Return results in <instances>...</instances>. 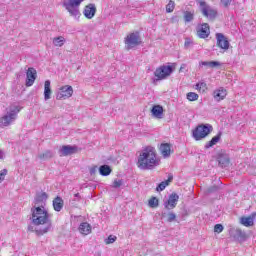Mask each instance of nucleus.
I'll use <instances>...</instances> for the list:
<instances>
[{
  "label": "nucleus",
  "mask_w": 256,
  "mask_h": 256,
  "mask_svg": "<svg viewBox=\"0 0 256 256\" xmlns=\"http://www.w3.org/2000/svg\"><path fill=\"white\" fill-rule=\"evenodd\" d=\"M32 216L30 217L32 225L36 227H40V229H36V235H45V233H49L51 231V227H53V223L49 218V213L41 208V206H34L31 208ZM43 226V227H41Z\"/></svg>",
  "instance_id": "f257e3e1"
},
{
  "label": "nucleus",
  "mask_w": 256,
  "mask_h": 256,
  "mask_svg": "<svg viewBox=\"0 0 256 256\" xmlns=\"http://www.w3.org/2000/svg\"><path fill=\"white\" fill-rule=\"evenodd\" d=\"M159 166V159H157V151L147 146L142 150L138 156L137 167L142 171H149Z\"/></svg>",
  "instance_id": "f03ea898"
},
{
  "label": "nucleus",
  "mask_w": 256,
  "mask_h": 256,
  "mask_svg": "<svg viewBox=\"0 0 256 256\" xmlns=\"http://www.w3.org/2000/svg\"><path fill=\"white\" fill-rule=\"evenodd\" d=\"M21 111V107L17 105H11L6 109V114L0 118V127H9L12 123L17 121V115Z\"/></svg>",
  "instance_id": "7ed1b4c3"
},
{
  "label": "nucleus",
  "mask_w": 256,
  "mask_h": 256,
  "mask_svg": "<svg viewBox=\"0 0 256 256\" xmlns=\"http://www.w3.org/2000/svg\"><path fill=\"white\" fill-rule=\"evenodd\" d=\"M125 49L127 51H131V49H135V47H139L143 41L141 40V33L139 31L132 32L128 34L125 39Z\"/></svg>",
  "instance_id": "20e7f679"
},
{
  "label": "nucleus",
  "mask_w": 256,
  "mask_h": 256,
  "mask_svg": "<svg viewBox=\"0 0 256 256\" xmlns=\"http://www.w3.org/2000/svg\"><path fill=\"white\" fill-rule=\"evenodd\" d=\"M213 131V126L211 124H200L192 132V137L195 141H201L205 139Z\"/></svg>",
  "instance_id": "39448f33"
},
{
  "label": "nucleus",
  "mask_w": 256,
  "mask_h": 256,
  "mask_svg": "<svg viewBox=\"0 0 256 256\" xmlns=\"http://www.w3.org/2000/svg\"><path fill=\"white\" fill-rule=\"evenodd\" d=\"M83 1L84 0H69L68 2H64L63 5L71 17H74V19H79V17H81L79 5H81Z\"/></svg>",
  "instance_id": "423d86ee"
},
{
  "label": "nucleus",
  "mask_w": 256,
  "mask_h": 256,
  "mask_svg": "<svg viewBox=\"0 0 256 256\" xmlns=\"http://www.w3.org/2000/svg\"><path fill=\"white\" fill-rule=\"evenodd\" d=\"M173 71H175V68H173V66L162 65L156 68L154 72V76L156 77V79H154V83L155 81H163V79L169 77L171 73H173Z\"/></svg>",
  "instance_id": "0eeeda50"
},
{
  "label": "nucleus",
  "mask_w": 256,
  "mask_h": 256,
  "mask_svg": "<svg viewBox=\"0 0 256 256\" xmlns=\"http://www.w3.org/2000/svg\"><path fill=\"white\" fill-rule=\"evenodd\" d=\"M197 3L199 4L200 11L204 15V17H207V19L213 20L215 17H217L216 10L212 9L207 2L204 0H198Z\"/></svg>",
  "instance_id": "6e6552de"
},
{
  "label": "nucleus",
  "mask_w": 256,
  "mask_h": 256,
  "mask_svg": "<svg viewBox=\"0 0 256 256\" xmlns=\"http://www.w3.org/2000/svg\"><path fill=\"white\" fill-rule=\"evenodd\" d=\"M69 97H73V87L69 85L60 87L56 94V99L61 101V99H69Z\"/></svg>",
  "instance_id": "1a4fd4ad"
},
{
  "label": "nucleus",
  "mask_w": 256,
  "mask_h": 256,
  "mask_svg": "<svg viewBox=\"0 0 256 256\" xmlns=\"http://www.w3.org/2000/svg\"><path fill=\"white\" fill-rule=\"evenodd\" d=\"M177 203H179V196L177 193H172L169 195L168 199L164 201V209L171 211L177 207Z\"/></svg>",
  "instance_id": "9d476101"
},
{
  "label": "nucleus",
  "mask_w": 256,
  "mask_h": 256,
  "mask_svg": "<svg viewBox=\"0 0 256 256\" xmlns=\"http://www.w3.org/2000/svg\"><path fill=\"white\" fill-rule=\"evenodd\" d=\"M196 33L199 39H207V37L211 35V28L209 27V24L202 23L196 27Z\"/></svg>",
  "instance_id": "9b49d317"
},
{
  "label": "nucleus",
  "mask_w": 256,
  "mask_h": 256,
  "mask_svg": "<svg viewBox=\"0 0 256 256\" xmlns=\"http://www.w3.org/2000/svg\"><path fill=\"white\" fill-rule=\"evenodd\" d=\"M217 162L219 167H221L222 169H225L230 165L231 158L229 157V154L221 151L220 153L217 154Z\"/></svg>",
  "instance_id": "f8f14e48"
},
{
  "label": "nucleus",
  "mask_w": 256,
  "mask_h": 256,
  "mask_svg": "<svg viewBox=\"0 0 256 256\" xmlns=\"http://www.w3.org/2000/svg\"><path fill=\"white\" fill-rule=\"evenodd\" d=\"M216 41H217V47L220 49H224V51H227L229 49V40L223 33H216Z\"/></svg>",
  "instance_id": "ddd939ff"
},
{
  "label": "nucleus",
  "mask_w": 256,
  "mask_h": 256,
  "mask_svg": "<svg viewBox=\"0 0 256 256\" xmlns=\"http://www.w3.org/2000/svg\"><path fill=\"white\" fill-rule=\"evenodd\" d=\"M35 79H37V70L33 67L28 68L26 72V87H32Z\"/></svg>",
  "instance_id": "4468645a"
},
{
  "label": "nucleus",
  "mask_w": 256,
  "mask_h": 256,
  "mask_svg": "<svg viewBox=\"0 0 256 256\" xmlns=\"http://www.w3.org/2000/svg\"><path fill=\"white\" fill-rule=\"evenodd\" d=\"M97 13V7L95 4H88L85 6L83 15L86 17V19H93L95 17V14Z\"/></svg>",
  "instance_id": "2eb2a0df"
},
{
  "label": "nucleus",
  "mask_w": 256,
  "mask_h": 256,
  "mask_svg": "<svg viewBox=\"0 0 256 256\" xmlns=\"http://www.w3.org/2000/svg\"><path fill=\"white\" fill-rule=\"evenodd\" d=\"M231 237L235 239V241H239L240 243H243V241L247 240V233L241 229H236L231 231Z\"/></svg>",
  "instance_id": "dca6fc26"
},
{
  "label": "nucleus",
  "mask_w": 256,
  "mask_h": 256,
  "mask_svg": "<svg viewBox=\"0 0 256 256\" xmlns=\"http://www.w3.org/2000/svg\"><path fill=\"white\" fill-rule=\"evenodd\" d=\"M61 155L67 157L69 155H75L77 153V146L65 145L60 149Z\"/></svg>",
  "instance_id": "f3484780"
},
{
  "label": "nucleus",
  "mask_w": 256,
  "mask_h": 256,
  "mask_svg": "<svg viewBox=\"0 0 256 256\" xmlns=\"http://www.w3.org/2000/svg\"><path fill=\"white\" fill-rule=\"evenodd\" d=\"M47 199H49V195L46 192L38 193L34 199L35 205L43 209V205H45Z\"/></svg>",
  "instance_id": "a211bd4d"
},
{
  "label": "nucleus",
  "mask_w": 256,
  "mask_h": 256,
  "mask_svg": "<svg viewBox=\"0 0 256 256\" xmlns=\"http://www.w3.org/2000/svg\"><path fill=\"white\" fill-rule=\"evenodd\" d=\"M255 215L256 213H252L251 216L242 217L240 219V223L244 225V227H253L254 221H255Z\"/></svg>",
  "instance_id": "6ab92c4d"
},
{
  "label": "nucleus",
  "mask_w": 256,
  "mask_h": 256,
  "mask_svg": "<svg viewBox=\"0 0 256 256\" xmlns=\"http://www.w3.org/2000/svg\"><path fill=\"white\" fill-rule=\"evenodd\" d=\"M152 117L155 119H163V106L154 105L151 109Z\"/></svg>",
  "instance_id": "aec40b11"
},
{
  "label": "nucleus",
  "mask_w": 256,
  "mask_h": 256,
  "mask_svg": "<svg viewBox=\"0 0 256 256\" xmlns=\"http://www.w3.org/2000/svg\"><path fill=\"white\" fill-rule=\"evenodd\" d=\"M53 157H55V152L51 150H45L37 155V158L40 159V161H49V159H53Z\"/></svg>",
  "instance_id": "412c9836"
},
{
  "label": "nucleus",
  "mask_w": 256,
  "mask_h": 256,
  "mask_svg": "<svg viewBox=\"0 0 256 256\" xmlns=\"http://www.w3.org/2000/svg\"><path fill=\"white\" fill-rule=\"evenodd\" d=\"M161 215L162 218L166 219L168 223H173V221H176L177 219V214H175L173 211L164 210L162 211Z\"/></svg>",
  "instance_id": "4be33fe9"
},
{
  "label": "nucleus",
  "mask_w": 256,
  "mask_h": 256,
  "mask_svg": "<svg viewBox=\"0 0 256 256\" xmlns=\"http://www.w3.org/2000/svg\"><path fill=\"white\" fill-rule=\"evenodd\" d=\"M213 97H214L215 101H223V99H225V97H227V90H225L223 88L215 90L213 92Z\"/></svg>",
  "instance_id": "5701e85b"
},
{
  "label": "nucleus",
  "mask_w": 256,
  "mask_h": 256,
  "mask_svg": "<svg viewBox=\"0 0 256 256\" xmlns=\"http://www.w3.org/2000/svg\"><path fill=\"white\" fill-rule=\"evenodd\" d=\"M221 135H223V132H218L216 136H214L210 141H208L205 144V149H211L214 145H217L219 141H221Z\"/></svg>",
  "instance_id": "b1692460"
},
{
  "label": "nucleus",
  "mask_w": 256,
  "mask_h": 256,
  "mask_svg": "<svg viewBox=\"0 0 256 256\" xmlns=\"http://www.w3.org/2000/svg\"><path fill=\"white\" fill-rule=\"evenodd\" d=\"M201 67H210V69H214V67H221V62L219 61H200L199 68Z\"/></svg>",
  "instance_id": "393cba45"
},
{
  "label": "nucleus",
  "mask_w": 256,
  "mask_h": 256,
  "mask_svg": "<svg viewBox=\"0 0 256 256\" xmlns=\"http://www.w3.org/2000/svg\"><path fill=\"white\" fill-rule=\"evenodd\" d=\"M51 81L46 80L44 83V100L49 101L51 99Z\"/></svg>",
  "instance_id": "a878e982"
},
{
  "label": "nucleus",
  "mask_w": 256,
  "mask_h": 256,
  "mask_svg": "<svg viewBox=\"0 0 256 256\" xmlns=\"http://www.w3.org/2000/svg\"><path fill=\"white\" fill-rule=\"evenodd\" d=\"M160 153L163 157L171 156V145L169 143H164L160 145Z\"/></svg>",
  "instance_id": "bb28decb"
},
{
  "label": "nucleus",
  "mask_w": 256,
  "mask_h": 256,
  "mask_svg": "<svg viewBox=\"0 0 256 256\" xmlns=\"http://www.w3.org/2000/svg\"><path fill=\"white\" fill-rule=\"evenodd\" d=\"M113 170L111 169V166L104 164L102 166L99 167V173L100 175H102V177H109V175H111V172Z\"/></svg>",
  "instance_id": "cd10ccee"
},
{
  "label": "nucleus",
  "mask_w": 256,
  "mask_h": 256,
  "mask_svg": "<svg viewBox=\"0 0 256 256\" xmlns=\"http://www.w3.org/2000/svg\"><path fill=\"white\" fill-rule=\"evenodd\" d=\"M63 205H64L63 198L59 196L54 198L53 200L54 211H57V212L61 211V209H63Z\"/></svg>",
  "instance_id": "c85d7f7f"
},
{
  "label": "nucleus",
  "mask_w": 256,
  "mask_h": 256,
  "mask_svg": "<svg viewBox=\"0 0 256 256\" xmlns=\"http://www.w3.org/2000/svg\"><path fill=\"white\" fill-rule=\"evenodd\" d=\"M79 232L82 235H89V233H91V224L87 222L81 223L79 226Z\"/></svg>",
  "instance_id": "c756f323"
},
{
  "label": "nucleus",
  "mask_w": 256,
  "mask_h": 256,
  "mask_svg": "<svg viewBox=\"0 0 256 256\" xmlns=\"http://www.w3.org/2000/svg\"><path fill=\"white\" fill-rule=\"evenodd\" d=\"M171 181H173V175H172V174H170V175L168 176V179H167V180L161 182V183L157 186L156 191H165V188L171 183Z\"/></svg>",
  "instance_id": "7c9ffc66"
},
{
  "label": "nucleus",
  "mask_w": 256,
  "mask_h": 256,
  "mask_svg": "<svg viewBox=\"0 0 256 256\" xmlns=\"http://www.w3.org/2000/svg\"><path fill=\"white\" fill-rule=\"evenodd\" d=\"M195 19V12L184 11V21L185 23H191Z\"/></svg>",
  "instance_id": "2f4dec72"
},
{
  "label": "nucleus",
  "mask_w": 256,
  "mask_h": 256,
  "mask_svg": "<svg viewBox=\"0 0 256 256\" xmlns=\"http://www.w3.org/2000/svg\"><path fill=\"white\" fill-rule=\"evenodd\" d=\"M53 45H55V47H63V45H65V38L63 36L54 38Z\"/></svg>",
  "instance_id": "473e14b6"
},
{
  "label": "nucleus",
  "mask_w": 256,
  "mask_h": 256,
  "mask_svg": "<svg viewBox=\"0 0 256 256\" xmlns=\"http://www.w3.org/2000/svg\"><path fill=\"white\" fill-rule=\"evenodd\" d=\"M148 205H149V207H151V209H156V207H159V199H157V197L153 196L148 201Z\"/></svg>",
  "instance_id": "72a5a7b5"
},
{
  "label": "nucleus",
  "mask_w": 256,
  "mask_h": 256,
  "mask_svg": "<svg viewBox=\"0 0 256 256\" xmlns=\"http://www.w3.org/2000/svg\"><path fill=\"white\" fill-rule=\"evenodd\" d=\"M186 99H188V101H198L199 100V94H197L195 92H188L186 94Z\"/></svg>",
  "instance_id": "f704fd0d"
},
{
  "label": "nucleus",
  "mask_w": 256,
  "mask_h": 256,
  "mask_svg": "<svg viewBox=\"0 0 256 256\" xmlns=\"http://www.w3.org/2000/svg\"><path fill=\"white\" fill-rule=\"evenodd\" d=\"M117 241V236L110 235L108 238L104 240V243L106 245H111L112 243H115Z\"/></svg>",
  "instance_id": "c9c22d12"
},
{
  "label": "nucleus",
  "mask_w": 256,
  "mask_h": 256,
  "mask_svg": "<svg viewBox=\"0 0 256 256\" xmlns=\"http://www.w3.org/2000/svg\"><path fill=\"white\" fill-rule=\"evenodd\" d=\"M174 9H175V2L170 0L169 3L166 5V12L173 13Z\"/></svg>",
  "instance_id": "e433bc0d"
},
{
  "label": "nucleus",
  "mask_w": 256,
  "mask_h": 256,
  "mask_svg": "<svg viewBox=\"0 0 256 256\" xmlns=\"http://www.w3.org/2000/svg\"><path fill=\"white\" fill-rule=\"evenodd\" d=\"M196 89H198V91H203L205 92V90L207 89V83L205 82H199L196 84Z\"/></svg>",
  "instance_id": "4c0bfd02"
},
{
  "label": "nucleus",
  "mask_w": 256,
  "mask_h": 256,
  "mask_svg": "<svg viewBox=\"0 0 256 256\" xmlns=\"http://www.w3.org/2000/svg\"><path fill=\"white\" fill-rule=\"evenodd\" d=\"M79 201H81V194H74V199L71 200L72 205H77L76 203H79Z\"/></svg>",
  "instance_id": "58836bf2"
},
{
  "label": "nucleus",
  "mask_w": 256,
  "mask_h": 256,
  "mask_svg": "<svg viewBox=\"0 0 256 256\" xmlns=\"http://www.w3.org/2000/svg\"><path fill=\"white\" fill-rule=\"evenodd\" d=\"M121 185H123V180L115 179L114 182H113L112 187L114 189H119V187H121Z\"/></svg>",
  "instance_id": "ea45409f"
},
{
  "label": "nucleus",
  "mask_w": 256,
  "mask_h": 256,
  "mask_svg": "<svg viewBox=\"0 0 256 256\" xmlns=\"http://www.w3.org/2000/svg\"><path fill=\"white\" fill-rule=\"evenodd\" d=\"M223 229H224V227L222 226V224H216L214 226V232L215 233H223Z\"/></svg>",
  "instance_id": "a19ab883"
},
{
  "label": "nucleus",
  "mask_w": 256,
  "mask_h": 256,
  "mask_svg": "<svg viewBox=\"0 0 256 256\" xmlns=\"http://www.w3.org/2000/svg\"><path fill=\"white\" fill-rule=\"evenodd\" d=\"M7 175V169H3L0 172V183H3V181H5V176Z\"/></svg>",
  "instance_id": "79ce46f5"
},
{
  "label": "nucleus",
  "mask_w": 256,
  "mask_h": 256,
  "mask_svg": "<svg viewBox=\"0 0 256 256\" xmlns=\"http://www.w3.org/2000/svg\"><path fill=\"white\" fill-rule=\"evenodd\" d=\"M220 3L223 7H229V5H231V0H220Z\"/></svg>",
  "instance_id": "37998d69"
},
{
  "label": "nucleus",
  "mask_w": 256,
  "mask_h": 256,
  "mask_svg": "<svg viewBox=\"0 0 256 256\" xmlns=\"http://www.w3.org/2000/svg\"><path fill=\"white\" fill-rule=\"evenodd\" d=\"M37 229H41V228H35L33 225L28 226V231H31L32 233H33V231H35V233H37Z\"/></svg>",
  "instance_id": "c03bdc74"
},
{
  "label": "nucleus",
  "mask_w": 256,
  "mask_h": 256,
  "mask_svg": "<svg viewBox=\"0 0 256 256\" xmlns=\"http://www.w3.org/2000/svg\"><path fill=\"white\" fill-rule=\"evenodd\" d=\"M95 173H97V166L90 168V175H95Z\"/></svg>",
  "instance_id": "a18cd8bd"
},
{
  "label": "nucleus",
  "mask_w": 256,
  "mask_h": 256,
  "mask_svg": "<svg viewBox=\"0 0 256 256\" xmlns=\"http://www.w3.org/2000/svg\"><path fill=\"white\" fill-rule=\"evenodd\" d=\"M217 189H219L217 186H213L211 188H209V193H213L214 191H217Z\"/></svg>",
  "instance_id": "49530a36"
},
{
  "label": "nucleus",
  "mask_w": 256,
  "mask_h": 256,
  "mask_svg": "<svg viewBox=\"0 0 256 256\" xmlns=\"http://www.w3.org/2000/svg\"><path fill=\"white\" fill-rule=\"evenodd\" d=\"M189 45H191V41L186 40L184 43V47H189Z\"/></svg>",
  "instance_id": "de8ad7c7"
},
{
  "label": "nucleus",
  "mask_w": 256,
  "mask_h": 256,
  "mask_svg": "<svg viewBox=\"0 0 256 256\" xmlns=\"http://www.w3.org/2000/svg\"><path fill=\"white\" fill-rule=\"evenodd\" d=\"M3 157H5V154L0 150V159H3Z\"/></svg>",
  "instance_id": "09e8293b"
},
{
  "label": "nucleus",
  "mask_w": 256,
  "mask_h": 256,
  "mask_svg": "<svg viewBox=\"0 0 256 256\" xmlns=\"http://www.w3.org/2000/svg\"><path fill=\"white\" fill-rule=\"evenodd\" d=\"M185 67H187V65L182 64L181 67H180V71H183V69H185Z\"/></svg>",
  "instance_id": "8fccbe9b"
}]
</instances>
